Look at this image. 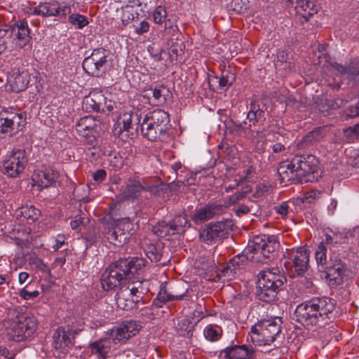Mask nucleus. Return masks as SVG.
<instances>
[{"label": "nucleus", "mask_w": 359, "mask_h": 359, "mask_svg": "<svg viewBox=\"0 0 359 359\" xmlns=\"http://www.w3.org/2000/svg\"><path fill=\"white\" fill-rule=\"evenodd\" d=\"M351 236V234L348 232L330 231V233L325 234L323 243L330 245V249L332 251V248L348 243Z\"/></svg>", "instance_id": "29"}, {"label": "nucleus", "mask_w": 359, "mask_h": 359, "mask_svg": "<svg viewBox=\"0 0 359 359\" xmlns=\"http://www.w3.org/2000/svg\"><path fill=\"white\" fill-rule=\"evenodd\" d=\"M137 116V114H134L133 112H125L121 114L118 120V124H122L123 126L120 128V132L126 131L129 132L130 129H133V118Z\"/></svg>", "instance_id": "40"}, {"label": "nucleus", "mask_w": 359, "mask_h": 359, "mask_svg": "<svg viewBox=\"0 0 359 359\" xmlns=\"http://www.w3.org/2000/svg\"><path fill=\"white\" fill-rule=\"evenodd\" d=\"M28 83L26 72H20L18 69H14L8 77L7 86L12 92L19 93L26 89Z\"/></svg>", "instance_id": "24"}, {"label": "nucleus", "mask_w": 359, "mask_h": 359, "mask_svg": "<svg viewBox=\"0 0 359 359\" xmlns=\"http://www.w3.org/2000/svg\"><path fill=\"white\" fill-rule=\"evenodd\" d=\"M292 4H296V7H299L304 12L307 13L309 16L313 15L316 13V10L313 8V3L309 0H294Z\"/></svg>", "instance_id": "44"}, {"label": "nucleus", "mask_w": 359, "mask_h": 359, "mask_svg": "<svg viewBox=\"0 0 359 359\" xmlns=\"http://www.w3.org/2000/svg\"><path fill=\"white\" fill-rule=\"evenodd\" d=\"M251 127L252 124H248L246 121H243V123L233 122L232 125V129L233 131L243 133L245 137L253 140L259 135V132L252 130Z\"/></svg>", "instance_id": "37"}, {"label": "nucleus", "mask_w": 359, "mask_h": 359, "mask_svg": "<svg viewBox=\"0 0 359 359\" xmlns=\"http://www.w3.org/2000/svg\"><path fill=\"white\" fill-rule=\"evenodd\" d=\"M154 185H148L147 184H142L139 179L136 177H130L125 187L122 188L120 193L117 195L116 198L118 202H123L124 201L136 199L142 193L143 190L148 191H153Z\"/></svg>", "instance_id": "13"}, {"label": "nucleus", "mask_w": 359, "mask_h": 359, "mask_svg": "<svg viewBox=\"0 0 359 359\" xmlns=\"http://www.w3.org/2000/svg\"><path fill=\"white\" fill-rule=\"evenodd\" d=\"M140 322L135 320H125L118 327L112 330L114 339L118 342H125L131 337L135 336L141 330Z\"/></svg>", "instance_id": "18"}, {"label": "nucleus", "mask_w": 359, "mask_h": 359, "mask_svg": "<svg viewBox=\"0 0 359 359\" xmlns=\"http://www.w3.org/2000/svg\"><path fill=\"white\" fill-rule=\"evenodd\" d=\"M108 56L107 50L103 48L95 49L91 55L83 61V68L92 76L100 77L105 73Z\"/></svg>", "instance_id": "7"}, {"label": "nucleus", "mask_w": 359, "mask_h": 359, "mask_svg": "<svg viewBox=\"0 0 359 359\" xmlns=\"http://www.w3.org/2000/svg\"><path fill=\"white\" fill-rule=\"evenodd\" d=\"M19 295L23 299L29 300L37 297L39 295V292L38 290L30 292L26 289V287H25L19 291Z\"/></svg>", "instance_id": "56"}, {"label": "nucleus", "mask_w": 359, "mask_h": 359, "mask_svg": "<svg viewBox=\"0 0 359 359\" xmlns=\"http://www.w3.org/2000/svg\"><path fill=\"white\" fill-rule=\"evenodd\" d=\"M139 17L137 8L132 5H127L122 8L121 20L123 24L128 25Z\"/></svg>", "instance_id": "39"}, {"label": "nucleus", "mask_w": 359, "mask_h": 359, "mask_svg": "<svg viewBox=\"0 0 359 359\" xmlns=\"http://www.w3.org/2000/svg\"><path fill=\"white\" fill-rule=\"evenodd\" d=\"M221 329L217 326L208 325L204 330L205 338L210 341H217L220 338Z\"/></svg>", "instance_id": "43"}, {"label": "nucleus", "mask_w": 359, "mask_h": 359, "mask_svg": "<svg viewBox=\"0 0 359 359\" xmlns=\"http://www.w3.org/2000/svg\"><path fill=\"white\" fill-rule=\"evenodd\" d=\"M226 208L227 205H224L217 202L208 203L196 210L192 216V220L195 224H200L222 214Z\"/></svg>", "instance_id": "14"}, {"label": "nucleus", "mask_w": 359, "mask_h": 359, "mask_svg": "<svg viewBox=\"0 0 359 359\" xmlns=\"http://www.w3.org/2000/svg\"><path fill=\"white\" fill-rule=\"evenodd\" d=\"M135 275H133V277L129 280H127L126 281L128 282H130L131 283V285H133L135 287H137L138 288V292L140 294H144V292H146L147 291V287H144V285L145 284L146 285H147V281H141L140 280H137L136 281L134 280L135 279Z\"/></svg>", "instance_id": "57"}, {"label": "nucleus", "mask_w": 359, "mask_h": 359, "mask_svg": "<svg viewBox=\"0 0 359 359\" xmlns=\"http://www.w3.org/2000/svg\"><path fill=\"white\" fill-rule=\"evenodd\" d=\"M233 226L231 219L210 222L200 229L199 239L208 245H217L226 238Z\"/></svg>", "instance_id": "6"}, {"label": "nucleus", "mask_w": 359, "mask_h": 359, "mask_svg": "<svg viewBox=\"0 0 359 359\" xmlns=\"http://www.w3.org/2000/svg\"><path fill=\"white\" fill-rule=\"evenodd\" d=\"M321 192L318 190H311L304 194V201L306 203H312L313 200L320 197Z\"/></svg>", "instance_id": "59"}, {"label": "nucleus", "mask_w": 359, "mask_h": 359, "mask_svg": "<svg viewBox=\"0 0 359 359\" xmlns=\"http://www.w3.org/2000/svg\"><path fill=\"white\" fill-rule=\"evenodd\" d=\"M172 98V93L168 88L163 85L158 88V103L165 102Z\"/></svg>", "instance_id": "52"}, {"label": "nucleus", "mask_w": 359, "mask_h": 359, "mask_svg": "<svg viewBox=\"0 0 359 359\" xmlns=\"http://www.w3.org/2000/svg\"><path fill=\"white\" fill-rule=\"evenodd\" d=\"M145 265L146 262L140 257L118 259L107 267L102 275L100 281L102 288L109 291L126 284V280H130L134 274L138 275Z\"/></svg>", "instance_id": "2"}, {"label": "nucleus", "mask_w": 359, "mask_h": 359, "mask_svg": "<svg viewBox=\"0 0 359 359\" xmlns=\"http://www.w3.org/2000/svg\"><path fill=\"white\" fill-rule=\"evenodd\" d=\"M346 265L339 257L338 255H330L326 268V279L330 286L334 287L341 285L346 276Z\"/></svg>", "instance_id": "10"}, {"label": "nucleus", "mask_w": 359, "mask_h": 359, "mask_svg": "<svg viewBox=\"0 0 359 359\" xmlns=\"http://www.w3.org/2000/svg\"><path fill=\"white\" fill-rule=\"evenodd\" d=\"M161 282L160 286V290L158 291V302H165L170 300H181L185 295V293L182 294H172L168 292L167 288L168 282L165 280H161Z\"/></svg>", "instance_id": "35"}, {"label": "nucleus", "mask_w": 359, "mask_h": 359, "mask_svg": "<svg viewBox=\"0 0 359 359\" xmlns=\"http://www.w3.org/2000/svg\"><path fill=\"white\" fill-rule=\"evenodd\" d=\"M235 212L238 216H241L248 214L250 212V208L244 204H239L238 207L235 208Z\"/></svg>", "instance_id": "64"}, {"label": "nucleus", "mask_w": 359, "mask_h": 359, "mask_svg": "<svg viewBox=\"0 0 359 359\" xmlns=\"http://www.w3.org/2000/svg\"><path fill=\"white\" fill-rule=\"evenodd\" d=\"M9 39L10 35L8 30L0 28V54L7 48Z\"/></svg>", "instance_id": "50"}, {"label": "nucleus", "mask_w": 359, "mask_h": 359, "mask_svg": "<svg viewBox=\"0 0 359 359\" xmlns=\"http://www.w3.org/2000/svg\"><path fill=\"white\" fill-rule=\"evenodd\" d=\"M194 328V324L189 318L181 320L177 324V329L182 332V334L191 337Z\"/></svg>", "instance_id": "42"}, {"label": "nucleus", "mask_w": 359, "mask_h": 359, "mask_svg": "<svg viewBox=\"0 0 359 359\" xmlns=\"http://www.w3.org/2000/svg\"><path fill=\"white\" fill-rule=\"evenodd\" d=\"M107 176V173L105 170L100 169L97 170L93 174V178L95 182H102Z\"/></svg>", "instance_id": "61"}, {"label": "nucleus", "mask_w": 359, "mask_h": 359, "mask_svg": "<svg viewBox=\"0 0 359 359\" xmlns=\"http://www.w3.org/2000/svg\"><path fill=\"white\" fill-rule=\"evenodd\" d=\"M141 130L144 137L151 142L157 140L156 122L153 117L147 115L142 124Z\"/></svg>", "instance_id": "32"}, {"label": "nucleus", "mask_w": 359, "mask_h": 359, "mask_svg": "<svg viewBox=\"0 0 359 359\" xmlns=\"http://www.w3.org/2000/svg\"><path fill=\"white\" fill-rule=\"evenodd\" d=\"M82 107L87 112H105V97L102 91L94 90L84 97Z\"/></svg>", "instance_id": "21"}, {"label": "nucleus", "mask_w": 359, "mask_h": 359, "mask_svg": "<svg viewBox=\"0 0 359 359\" xmlns=\"http://www.w3.org/2000/svg\"><path fill=\"white\" fill-rule=\"evenodd\" d=\"M169 114L164 110L158 109V126L163 125V127L158 128L161 133H164L165 132L167 126L169 125Z\"/></svg>", "instance_id": "49"}, {"label": "nucleus", "mask_w": 359, "mask_h": 359, "mask_svg": "<svg viewBox=\"0 0 359 359\" xmlns=\"http://www.w3.org/2000/svg\"><path fill=\"white\" fill-rule=\"evenodd\" d=\"M18 211V215L24 217L28 222H34L41 215V211L31 204L22 205Z\"/></svg>", "instance_id": "36"}, {"label": "nucleus", "mask_w": 359, "mask_h": 359, "mask_svg": "<svg viewBox=\"0 0 359 359\" xmlns=\"http://www.w3.org/2000/svg\"><path fill=\"white\" fill-rule=\"evenodd\" d=\"M34 178L41 187H49L58 177V173L50 168H45Z\"/></svg>", "instance_id": "31"}, {"label": "nucleus", "mask_w": 359, "mask_h": 359, "mask_svg": "<svg viewBox=\"0 0 359 359\" xmlns=\"http://www.w3.org/2000/svg\"><path fill=\"white\" fill-rule=\"evenodd\" d=\"M143 245L144 253L148 259H149L151 262H157V248L156 245L147 243V241Z\"/></svg>", "instance_id": "47"}, {"label": "nucleus", "mask_w": 359, "mask_h": 359, "mask_svg": "<svg viewBox=\"0 0 359 359\" xmlns=\"http://www.w3.org/2000/svg\"><path fill=\"white\" fill-rule=\"evenodd\" d=\"M248 262V258L245 255H237L232 258L222 270V274L227 279H231L240 273Z\"/></svg>", "instance_id": "27"}, {"label": "nucleus", "mask_w": 359, "mask_h": 359, "mask_svg": "<svg viewBox=\"0 0 359 359\" xmlns=\"http://www.w3.org/2000/svg\"><path fill=\"white\" fill-rule=\"evenodd\" d=\"M172 192L169 185L166 186L165 188H162L161 190L158 189V203H165L167 201L170 200V197L172 196Z\"/></svg>", "instance_id": "51"}, {"label": "nucleus", "mask_w": 359, "mask_h": 359, "mask_svg": "<svg viewBox=\"0 0 359 359\" xmlns=\"http://www.w3.org/2000/svg\"><path fill=\"white\" fill-rule=\"evenodd\" d=\"M281 319L262 320L251 328L250 340L256 345H269L280 337Z\"/></svg>", "instance_id": "5"}, {"label": "nucleus", "mask_w": 359, "mask_h": 359, "mask_svg": "<svg viewBox=\"0 0 359 359\" xmlns=\"http://www.w3.org/2000/svg\"><path fill=\"white\" fill-rule=\"evenodd\" d=\"M41 16L43 18L62 16L70 14L71 8L66 5H61L56 1L41 2Z\"/></svg>", "instance_id": "22"}, {"label": "nucleus", "mask_w": 359, "mask_h": 359, "mask_svg": "<svg viewBox=\"0 0 359 359\" xmlns=\"http://www.w3.org/2000/svg\"><path fill=\"white\" fill-rule=\"evenodd\" d=\"M278 174L282 182H290L294 180L295 170L290 161H283L278 168Z\"/></svg>", "instance_id": "33"}, {"label": "nucleus", "mask_w": 359, "mask_h": 359, "mask_svg": "<svg viewBox=\"0 0 359 359\" xmlns=\"http://www.w3.org/2000/svg\"><path fill=\"white\" fill-rule=\"evenodd\" d=\"M121 224L122 223L119 222L113 229L109 230L106 234L109 242L116 246H122L128 239V233L123 231Z\"/></svg>", "instance_id": "30"}, {"label": "nucleus", "mask_w": 359, "mask_h": 359, "mask_svg": "<svg viewBox=\"0 0 359 359\" xmlns=\"http://www.w3.org/2000/svg\"><path fill=\"white\" fill-rule=\"evenodd\" d=\"M236 79V75L233 73L229 68H224L221 74L219 80V86L220 88H228L229 87Z\"/></svg>", "instance_id": "41"}, {"label": "nucleus", "mask_w": 359, "mask_h": 359, "mask_svg": "<svg viewBox=\"0 0 359 359\" xmlns=\"http://www.w3.org/2000/svg\"><path fill=\"white\" fill-rule=\"evenodd\" d=\"M245 196L246 191H238L229 197V202L224 205H227V207H229L230 205L236 203V202L242 200L245 197Z\"/></svg>", "instance_id": "58"}, {"label": "nucleus", "mask_w": 359, "mask_h": 359, "mask_svg": "<svg viewBox=\"0 0 359 359\" xmlns=\"http://www.w3.org/2000/svg\"><path fill=\"white\" fill-rule=\"evenodd\" d=\"M188 220L184 215H177L169 222H158V237H165L184 231Z\"/></svg>", "instance_id": "16"}, {"label": "nucleus", "mask_w": 359, "mask_h": 359, "mask_svg": "<svg viewBox=\"0 0 359 359\" xmlns=\"http://www.w3.org/2000/svg\"><path fill=\"white\" fill-rule=\"evenodd\" d=\"M69 20L71 24L78 29H82L88 24L86 17L79 14H72L69 17Z\"/></svg>", "instance_id": "46"}, {"label": "nucleus", "mask_w": 359, "mask_h": 359, "mask_svg": "<svg viewBox=\"0 0 359 359\" xmlns=\"http://www.w3.org/2000/svg\"><path fill=\"white\" fill-rule=\"evenodd\" d=\"M72 346L73 340L70 332L65 331L64 327H57L52 336V346L54 349L58 353H66Z\"/></svg>", "instance_id": "19"}, {"label": "nucleus", "mask_w": 359, "mask_h": 359, "mask_svg": "<svg viewBox=\"0 0 359 359\" xmlns=\"http://www.w3.org/2000/svg\"><path fill=\"white\" fill-rule=\"evenodd\" d=\"M253 250L256 254H260L264 258L271 259L274 258L279 248V243L273 235L262 234L253 240Z\"/></svg>", "instance_id": "11"}, {"label": "nucleus", "mask_w": 359, "mask_h": 359, "mask_svg": "<svg viewBox=\"0 0 359 359\" xmlns=\"http://www.w3.org/2000/svg\"><path fill=\"white\" fill-rule=\"evenodd\" d=\"M65 244V237L62 234H59L56 237L55 244L53 246L55 251H57L62 245Z\"/></svg>", "instance_id": "62"}, {"label": "nucleus", "mask_w": 359, "mask_h": 359, "mask_svg": "<svg viewBox=\"0 0 359 359\" xmlns=\"http://www.w3.org/2000/svg\"><path fill=\"white\" fill-rule=\"evenodd\" d=\"M142 294L139 293L137 287L128 282V285L126 288L121 287L120 292L116 294L117 304L118 306H123V309H132L142 298Z\"/></svg>", "instance_id": "17"}, {"label": "nucleus", "mask_w": 359, "mask_h": 359, "mask_svg": "<svg viewBox=\"0 0 359 359\" xmlns=\"http://www.w3.org/2000/svg\"><path fill=\"white\" fill-rule=\"evenodd\" d=\"M266 106L264 102L257 98H252L250 102V110L247 114L246 118L252 126H255L257 123L262 119H265V111Z\"/></svg>", "instance_id": "25"}, {"label": "nucleus", "mask_w": 359, "mask_h": 359, "mask_svg": "<svg viewBox=\"0 0 359 359\" xmlns=\"http://www.w3.org/2000/svg\"><path fill=\"white\" fill-rule=\"evenodd\" d=\"M7 336L15 341H22L36 330L37 320L34 316L17 311L14 318L6 320Z\"/></svg>", "instance_id": "4"}, {"label": "nucleus", "mask_w": 359, "mask_h": 359, "mask_svg": "<svg viewBox=\"0 0 359 359\" xmlns=\"http://www.w3.org/2000/svg\"><path fill=\"white\" fill-rule=\"evenodd\" d=\"M346 112L350 118L359 116V101L355 105L348 107Z\"/></svg>", "instance_id": "60"}, {"label": "nucleus", "mask_w": 359, "mask_h": 359, "mask_svg": "<svg viewBox=\"0 0 359 359\" xmlns=\"http://www.w3.org/2000/svg\"><path fill=\"white\" fill-rule=\"evenodd\" d=\"M27 158L24 150L14 151L8 159L4 161L2 172L11 177H16L25 170Z\"/></svg>", "instance_id": "12"}, {"label": "nucleus", "mask_w": 359, "mask_h": 359, "mask_svg": "<svg viewBox=\"0 0 359 359\" xmlns=\"http://www.w3.org/2000/svg\"><path fill=\"white\" fill-rule=\"evenodd\" d=\"M274 65L276 69L278 71H283V74L286 75L288 74L292 69L293 65L290 60L285 61L284 62H274Z\"/></svg>", "instance_id": "55"}, {"label": "nucleus", "mask_w": 359, "mask_h": 359, "mask_svg": "<svg viewBox=\"0 0 359 359\" xmlns=\"http://www.w3.org/2000/svg\"><path fill=\"white\" fill-rule=\"evenodd\" d=\"M163 29V36H168L174 31L173 22L166 19V11L164 7L158 6V31Z\"/></svg>", "instance_id": "34"}, {"label": "nucleus", "mask_w": 359, "mask_h": 359, "mask_svg": "<svg viewBox=\"0 0 359 359\" xmlns=\"http://www.w3.org/2000/svg\"><path fill=\"white\" fill-rule=\"evenodd\" d=\"M10 38L16 48H22L27 46L30 40V32L27 22L24 20H18L8 30Z\"/></svg>", "instance_id": "15"}, {"label": "nucleus", "mask_w": 359, "mask_h": 359, "mask_svg": "<svg viewBox=\"0 0 359 359\" xmlns=\"http://www.w3.org/2000/svg\"><path fill=\"white\" fill-rule=\"evenodd\" d=\"M349 78L354 81H359V62L347 67V74Z\"/></svg>", "instance_id": "53"}, {"label": "nucleus", "mask_w": 359, "mask_h": 359, "mask_svg": "<svg viewBox=\"0 0 359 359\" xmlns=\"http://www.w3.org/2000/svg\"><path fill=\"white\" fill-rule=\"evenodd\" d=\"M25 118L22 114L3 111L0 112V137L11 136L22 129Z\"/></svg>", "instance_id": "9"}, {"label": "nucleus", "mask_w": 359, "mask_h": 359, "mask_svg": "<svg viewBox=\"0 0 359 359\" xmlns=\"http://www.w3.org/2000/svg\"><path fill=\"white\" fill-rule=\"evenodd\" d=\"M285 282L286 276L283 269L271 267L262 270L258 274L257 298L265 302H273Z\"/></svg>", "instance_id": "3"}, {"label": "nucleus", "mask_w": 359, "mask_h": 359, "mask_svg": "<svg viewBox=\"0 0 359 359\" xmlns=\"http://www.w3.org/2000/svg\"><path fill=\"white\" fill-rule=\"evenodd\" d=\"M109 339L104 338L90 343L88 348L93 355H95L99 359H105L111 348Z\"/></svg>", "instance_id": "28"}, {"label": "nucleus", "mask_w": 359, "mask_h": 359, "mask_svg": "<svg viewBox=\"0 0 359 359\" xmlns=\"http://www.w3.org/2000/svg\"><path fill=\"white\" fill-rule=\"evenodd\" d=\"M292 254L290 276L292 277L303 276L309 268V253L306 250L300 248Z\"/></svg>", "instance_id": "20"}, {"label": "nucleus", "mask_w": 359, "mask_h": 359, "mask_svg": "<svg viewBox=\"0 0 359 359\" xmlns=\"http://www.w3.org/2000/svg\"><path fill=\"white\" fill-rule=\"evenodd\" d=\"M110 165L116 169H119L123 166V162L121 156H114L113 158L110 159Z\"/></svg>", "instance_id": "63"}, {"label": "nucleus", "mask_w": 359, "mask_h": 359, "mask_svg": "<svg viewBox=\"0 0 359 359\" xmlns=\"http://www.w3.org/2000/svg\"><path fill=\"white\" fill-rule=\"evenodd\" d=\"M325 244L322 242L318 247L316 252V259L318 264L324 265L327 264V248Z\"/></svg>", "instance_id": "48"}, {"label": "nucleus", "mask_w": 359, "mask_h": 359, "mask_svg": "<svg viewBox=\"0 0 359 359\" xmlns=\"http://www.w3.org/2000/svg\"><path fill=\"white\" fill-rule=\"evenodd\" d=\"M348 163L354 168H359V152L353 149L348 151Z\"/></svg>", "instance_id": "54"}, {"label": "nucleus", "mask_w": 359, "mask_h": 359, "mask_svg": "<svg viewBox=\"0 0 359 359\" xmlns=\"http://www.w3.org/2000/svg\"><path fill=\"white\" fill-rule=\"evenodd\" d=\"M252 346L247 345H235L226 347L222 351L224 359H251L254 354Z\"/></svg>", "instance_id": "23"}, {"label": "nucleus", "mask_w": 359, "mask_h": 359, "mask_svg": "<svg viewBox=\"0 0 359 359\" xmlns=\"http://www.w3.org/2000/svg\"><path fill=\"white\" fill-rule=\"evenodd\" d=\"M182 168V164L178 162L175 163L173 165L169 166L168 165H165L163 170H161V174L165 177L166 172H172V175H168V179L172 180V182H175V180L177 177V171Z\"/></svg>", "instance_id": "45"}, {"label": "nucleus", "mask_w": 359, "mask_h": 359, "mask_svg": "<svg viewBox=\"0 0 359 359\" xmlns=\"http://www.w3.org/2000/svg\"><path fill=\"white\" fill-rule=\"evenodd\" d=\"M318 160L313 155L296 156L292 158V165L294 167L295 177L302 183L311 180L304 179L310 175H313L318 168Z\"/></svg>", "instance_id": "8"}, {"label": "nucleus", "mask_w": 359, "mask_h": 359, "mask_svg": "<svg viewBox=\"0 0 359 359\" xmlns=\"http://www.w3.org/2000/svg\"><path fill=\"white\" fill-rule=\"evenodd\" d=\"M335 301L327 297H316L298 305L294 311L296 320L307 329L321 327L333 318Z\"/></svg>", "instance_id": "1"}, {"label": "nucleus", "mask_w": 359, "mask_h": 359, "mask_svg": "<svg viewBox=\"0 0 359 359\" xmlns=\"http://www.w3.org/2000/svg\"><path fill=\"white\" fill-rule=\"evenodd\" d=\"M99 121L92 116H86L79 119L76 125V130L83 137L93 136L97 133Z\"/></svg>", "instance_id": "26"}, {"label": "nucleus", "mask_w": 359, "mask_h": 359, "mask_svg": "<svg viewBox=\"0 0 359 359\" xmlns=\"http://www.w3.org/2000/svg\"><path fill=\"white\" fill-rule=\"evenodd\" d=\"M293 205V203L290 201H284L274 206L273 210L282 219L291 218L292 217Z\"/></svg>", "instance_id": "38"}]
</instances>
